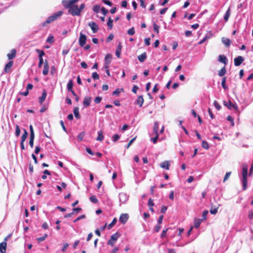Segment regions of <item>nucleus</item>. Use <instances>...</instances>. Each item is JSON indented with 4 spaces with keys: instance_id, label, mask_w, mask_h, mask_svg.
I'll return each instance as SVG.
<instances>
[{
    "instance_id": "nucleus-1",
    "label": "nucleus",
    "mask_w": 253,
    "mask_h": 253,
    "mask_svg": "<svg viewBox=\"0 0 253 253\" xmlns=\"http://www.w3.org/2000/svg\"><path fill=\"white\" fill-rule=\"evenodd\" d=\"M79 0H70L66 3V6L69 9V13L73 16H79L80 15V11L78 6L75 4Z\"/></svg>"
},
{
    "instance_id": "nucleus-2",
    "label": "nucleus",
    "mask_w": 253,
    "mask_h": 253,
    "mask_svg": "<svg viewBox=\"0 0 253 253\" xmlns=\"http://www.w3.org/2000/svg\"><path fill=\"white\" fill-rule=\"evenodd\" d=\"M248 167L247 165H244L242 168V177L243 179L242 180V183L243 184V190H246L247 188V183H248Z\"/></svg>"
},
{
    "instance_id": "nucleus-3",
    "label": "nucleus",
    "mask_w": 253,
    "mask_h": 253,
    "mask_svg": "<svg viewBox=\"0 0 253 253\" xmlns=\"http://www.w3.org/2000/svg\"><path fill=\"white\" fill-rule=\"evenodd\" d=\"M63 14V12L62 11H59L58 12H56L54 13L53 15L51 16L48 17L46 21L41 24V26L42 27H44L46 26L47 24H48L54 21V20H56L58 17L61 16Z\"/></svg>"
},
{
    "instance_id": "nucleus-4",
    "label": "nucleus",
    "mask_w": 253,
    "mask_h": 253,
    "mask_svg": "<svg viewBox=\"0 0 253 253\" xmlns=\"http://www.w3.org/2000/svg\"><path fill=\"white\" fill-rule=\"evenodd\" d=\"M120 236V234L118 232L111 235L110 239L107 242L108 245L112 247L114 246L115 242Z\"/></svg>"
},
{
    "instance_id": "nucleus-5",
    "label": "nucleus",
    "mask_w": 253,
    "mask_h": 253,
    "mask_svg": "<svg viewBox=\"0 0 253 253\" xmlns=\"http://www.w3.org/2000/svg\"><path fill=\"white\" fill-rule=\"evenodd\" d=\"M223 104L230 110H234L236 112H238V107L237 105L235 103H233L230 100L228 101H224Z\"/></svg>"
},
{
    "instance_id": "nucleus-6",
    "label": "nucleus",
    "mask_w": 253,
    "mask_h": 253,
    "mask_svg": "<svg viewBox=\"0 0 253 253\" xmlns=\"http://www.w3.org/2000/svg\"><path fill=\"white\" fill-rule=\"evenodd\" d=\"M86 41V37L85 35L83 34L82 32L80 34V37L79 40V43L81 47H84Z\"/></svg>"
},
{
    "instance_id": "nucleus-7",
    "label": "nucleus",
    "mask_w": 253,
    "mask_h": 253,
    "mask_svg": "<svg viewBox=\"0 0 253 253\" xmlns=\"http://www.w3.org/2000/svg\"><path fill=\"white\" fill-rule=\"evenodd\" d=\"M128 218L129 216L127 213H122L120 216L119 221L122 224H125L128 220Z\"/></svg>"
},
{
    "instance_id": "nucleus-8",
    "label": "nucleus",
    "mask_w": 253,
    "mask_h": 253,
    "mask_svg": "<svg viewBox=\"0 0 253 253\" xmlns=\"http://www.w3.org/2000/svg\"><path fill=\"white\" fill-rule=\"evenodd\" d=\"M244 61V58L242 56H238L234 59V65L236 66H240Z\"/></svg>"
},
{
    "instance_id": "nucleus-9",
    "label": "nucleus",
    "mask_w": 253,
    "mask_h": 253,
    "mask_svg": "<svg viewBox=\"0 0 253 253\" xmlns=\"http://www.w3.org/2000/svg\"><path fill=\"white\" fill-rule=\"evenodd\" d=\"M91 99L92 98L89 96L84 97L83 101V105L85 108H87L90 105Z\"/></svg>"
},
{
    "instance_id": "nucleus-10",
    "label": "nucleus",
    "mask_w": 253,
    "mask_h": 253,
    "mask_svg": "<svg viewBox=\"0 0 253 253\" xmlns=\"http://www.w3.org/2000/svg\"><path fill=\"white\" fill-rule=\"evenodd\" d=\"M112 56L111 55L108 54L105 56V68L107 69L109 67V65L111 61Z\"/></svg>"
},
{
    "instance_id": "nucleus-11",
    "label": "nucleus",
    "mask_w": 253,
    "mask_h": 253,
    "mask_svg": "<svg viewBox=\"0 0 253 253\" xmlns=\"http://www.w3.org/2000/svg\"><path fill=\"white\" fill-rule=\"evenodd\" d=\"M88 26L90 27L93 33H96L99 29L98 26L94 22L89 23Z\"/></svg>"
},
{
    "instance_id": "nucleus-12",
    "label": "nucleus",
    "mask_w": 253,
    "mask_h": 253,
    "mask_svg": "<svg viewBox=\"0 0 253 253\" xmlns=\"http://www.w3.org/2000/svg\"><path fill=\"white\" fill-rule=\"evenodd\" d=\"M49 71V65L48 62L47 60H45L44 62L43 69L42 71V74L43 75H47Z\"/></svg>"
},
{
    "instance_id": "nucleus-13",
    "label": "nucleus",
    "mask_w": 253,
    "mask_h": 253,
    "mask_svg": "<svg viewBox=\"0 0 253 253\" xmlns=\"http://www.w3.org/2000/svg\"><path fill=\"white\" fill-rule=\"evenodd\" d=\"M13 64V61L11 60L8 63H7L4 67V72L6 73H8L10 72V69Z\"/></svg>"
},
{
    "instance_id": "nucleus-14",
    "label": "nucleus",
    "mask_w": 253,
    "mask_h": 253,
    "mask_svg": "<svg viewBox=\"0 0 253 253\" xmlns=\"http://www.w3.org/2000/svg\"><path fill=\"white\" fill-rule=\"evenodd\" d=\"M16 54V50L14 48L12 49L10 52L7 54L8 59L9 60L14 58Z\"/></svg>"
},
{
    "instance_id": "nucleus-15",
    "label": "nucleus",
    "mask_w": 253,
    "mask_h": 253,
    "mask_svg": "<svg viewBox=\"0 0 253 253\" xmlns=\"http://www.w3.org/2000/svg\"><path fill=\"white\" fill-rule=\"evenodd\" d=\"M46 91L45 89L42 91V95L39 98V102L40 104H42V103L44 101L45 98L46 97Z\"/></svg>"
},
{
    "instance_id": "nucleus-16",
    "label": "nucleus",
    "mask_w": 253,
    "mask_h": 253,
    "mask_svg": "<svg viewBox=\"0 0 253 253\" xmlns=\"http://www.w3.org/2000/svg\"><path fill=\"white\" fill-rule=\"evenodd\" d=\"M159 129V123L158 122H155L154 124V126L153 127V133L155 135H159L158 133Z\"/></svg>"
},
{
    "instance_id": "nucleus-17",
    "label": "nucleus",
    "mask_w": 253,
    "mask_h": 253,
    "mask_svg": "<svg viewBox=\"0 0 253 253\" xmlns=\"http://www.w3.org/2000/svg\"><path fill=\"white\" fill-rule=\"evenodd\" d=\"M6 242L3 241L0 244V252L1 253H5Z\"/></svg>"
},
{
    "instance_id": "nucleus-18",
    "label": "nucleus",
    "mask_w": 253,
    "mask_h": 253,
    "mask_svg": "<svg viewBox=\"0 0 253 253\" xmlns=\"http://www.w3.org/2000/svg\"><path fill=\"white\" fill-rule=\"evenodd\" d=\"M170 164L169 161H165L161 163V167L167 170H169V169Z\"/></svg>"
},
{
    "instance_id": "nucleus-19",
    "label": "nucleus",
    "mask_w": 253,
    "mask_h": 253,
    "mask_svg": "<svg viewBox=\"0 0 253 253\" xmlns=\"http://www.w3.org/2000/svg\"><path fill=\"white\" fill-rule=\"evenodd\" d=\"M222 42L226 46H230L231 43V41L229 39L224 37L222 38Z\"/></svg>"
},
{
    "instance_id": "nucleus-20",
    "label": "nucleus",
    "mask_w": 253,
    "mask_h": 253,
    "mask_svg": "<svg viewBox=\"0 0 253 253\" xmlns=\"http://www.w3.org/2000/svg\"><path fill=\"white\" fill-rule=\"evenodd\" d=\"M147 58L146 52H144L138 56V59L140 62H143Z\"/></svg>"
},
{
    "instance_id": "nucleus-21",
    "label": "nucleus",
    "mask_w": 253,
    "mask_h": 253,
    "mask_svg": "<svg viewBox=\"0 0 253 253\" xmlns=\"http://www.w3.org/2000/svg\"><path fill=\"white\" fill-rule=\"evenodd\" d=\"M218 61L224 64H227V58L224 55H219L218 56Z\"/></svg>"
},
{
    "instance_id": "nucleus-22",
    "label": "nucleus",
    "mask_w": 253,
    "mask_h": 253,
    "mask_svg": "<svg viewBox=\"0 0 253 253\" xmlns=\"http://www.w3.org/2000/svg\"><path fill=\"white\" fill-rule=\"evenodd\" d=\"M144 102V99L142 95L139 96L137 99V104L140 107H142Z\"/></svg>"
},
{
    "instance_id": "nucleus-23",
    "label": "nucleus",
    "mask_w": 253,
    "mask_h": 253,
    "mask_svg": "<svg viewBox=\"0 0 253 253\" xmlns=\"http://www.w3.org/2000/svg\"><path fill=\"white\" fill-rule=\"evenodd\" d=\"M219 206H213L211 205V209L210 210V212L212 214H215L217 212V210L218 209Z\"/></svg>"
},
{
    "instance_id": "nucleus-24",
    "label": "nucleus",
    "mask_w": 253,
    "mask_h": 253,
    "mask_svg": "<svg viewBox=\"0 0 253 253\" xmlns=\"http://www.w3.org/2000/svg\"><path fill=\"white\" fill-rule=\"evenodd\" d=\"M74 114L75 115V117L76 118L79 119L80 118V115L79 114V109L78 107H76L74 108Z\"/></svg>"
},
{
    "instance_id": "nucleus-25",
    "label": "nucleus",
    "mask_w": 253,
    "mask_h": 253,
    "mask_svg": "<svg viewBox=\"0 0 253 253\" xmlns=\"http://www.w3.org/2000/svg\"><path fill=\"white\" fill-rule=\"evenodd\" d=\"M230 14H231L230 8V7H229L228 8V9L227 10V11L224 15V19L225 21L227 22L230 16Z\"/></svg>"
},
{
    "instance_id": "nucleus-26",
    "label": "nucleus",
    "mask_w": 253,
    "mask_h": 253,
    "mask_svg": "<svg viewBox=\"0 0 253 253\" xmlns=\"http://www.w3.org/2000/svg\"><path fill=\"white\" fill-rule=\"evenodd\" d=\"M121 49H122V45L120 43L118 47L117 48L116 51V55L117 56L118 58L120 57V54L121 52Z\"/></svg>"
},
{
    "instance_id": "nucleus-27",
    "label": "nucleus",
    "mask_w": 253,
    "mask_h": 253,
    "mask_svg": "<svg viewBox=\"0 0 253 253\" xmlns=\"http://www.w3.org/2000/svg\"><path fill=\"white\" fill-rule=\"evenodd\" d=\"M203 221V219H195L194 221V226L195 228H198L201 222Z\"/></svg>"
},
{
    "instance_id": "nucleus-28",
    "label": "nucleus",
    "mask_w": 253,
    "mask_h": 253,
    "mask_svg": "<svg viewBox=\"0 0 253 253\" xmlns=\"http://www.w3.org/2000/svg\"><path fill=\"white\" fill-rule=\"evenodd\" d=\"M28 132L27 131V130L25 129H24V133L22 134V135L21 136V141L24 142L25 141L26 139L27 138V137H28Z\"/></svg>"
},
{
    "instance_id": "nucleus-29",
    "label": "nucleus",
    "mask_w": 253,
    "mask_h": 253,
    "mask_svg": "<svg viewBox=\"0 0 253 253\" xmlns=\"http://www.w3.org/2000/svg\"><path fill=\"white\" fill-rule=\"evenodd\" d=\"M226 72L225 67L224 66L218 72V75L220 77L223 76L225 74Z\"/></svg>"
},
{
    "instance_id": "nucleus-30",
    "label": "nucleus",
    "mask_w": 253,
    "mask_h": 253,
    "mask_svg": "<svg viewBox=\"0 0 253 253\" xmlns=\"http://www.w3.org/2000/svg\"><path fill=\"white\" fill-rule=\"evenodd\" d=\"M113 19L111 18V17H109L108 18V22H107V26H108L109 29H112V28H113Z\"/></svg>"
},
{
    "instance_id": "nucleus-31",
    "label": "nucleus",
    "mask_w": 253,
    "mask_h": 253,
    "mask_svg": "<svg viewBox=\"0 0 253 253\" xmlns=\"http://www.w3.org/2000/svg\"><path fill=\"white\" fill-rule=\"evenodd\" d=\"M103 138H104V136L103 135V132L100 130L98 133V136L96 138V140L101 141L103 139Z\"/></svg>"
},
{
    "instance_id": "nucleus-32",
    "label": "nucleus",
    "mask_w": 253,
    "mask_h": 253,
    "mask_svg": "<svg viewBox=\"0 0 253 253\" xmlns=\"http://www.w3.org/2000/svg\"><path fill=\"white\" fill-rule=\"evenodd\" d=\"M226 77H224L222 79L221 81V85L222 87L224 89H226L228 88L227 86L226 85Z\"/></svg>"
},
{
    "instance_id": "nucleus-33",
    "label": "nucleus",
    "mask_w": 253,
    "mask_h": 253,
    "mask_svg": "<svg viewBox=\"0 0 253 253\" xmlns=\"http://www.w3.org/2000/svg\"><path fill=\"white\" fill-rule=\"evenodd\" d=\"M36 51L39 54V58H42V56L45 54L44 51L37 49Z\"/></svg>"
},
{
    "instance_id": "nucleus-34",
    "label": "nucleus",
    "mask_w": 253,
    "mask_h": 253,
    "mask_svg": "<svg viewBox=\"0 0 253 253\" xmlns=\"http://www.w3.org/2000/svg\"><path fill=\"white\" fill-rule=\"evenodd\" d=\"M202 147L206 150H208L209 149V143L206 141L203 140L202 141Z\"/></svg>"
},
{
    "instance_id": "nucleus-35",
    "label": "nucleus",
    "mask_w": 253,
    "mask_h": 253,
    "mask_svg": "<svg viewBox=\"0 0 253 253\" xmlns=\"http://www.w3.org/2000/svg\"><path fill=\"white\" fill-rule=\"evenodd\" d=\"M73 82L72 80H69L67 84V89L68 91L73 89Z\"/></svg>"
},
{
    "instance_id": "nucleus-36",
    "label": "nucleus",
    "mask_w": 253,
    "mask_h": 253,
    "mask_svg": "<svg viewBox=\"0 0 253 253\" xmlns=\"http://www.w3.org/2000/svg\"><path fill=\"white\" fill-rule=\"evenodd\" d=\"M117 221V219L116 218H114L113 220V221H112V222L111 223H110L108 226H107V228L108 229H110L116 223Z\"/></svg>"
},
{
    "instance_id": "nucleus-37",
    "label": "nucleus",
    "mask_w": 253,
    "mask_h": 253,
    "mask_svg": "<svg viewBox=\"0 0 253 253\" xmlns=\"http://www.w3.org/2000/svg\"><path fill=\"white\" fill-rule=\"evenodd\" d=\"M89 199L91 202L94 204H96L98 202V200L96 198L95 196L93 195L89 197Z\"/></svg>"
},
{
    "instance_id": "nucleus-38",
    "label": "nucleus",
    "mask_w": 253,
    "mask_h": 253,
    "mask_svg": "<svg viewBox=\"0 0 253 253\" xmlns=\"http://www.w3.org/2000/svg\"><path fill=\"white\" fill-rule=\"evenodd\" d=\"M159 26H158L157 24H156V23H154L153 24V29H154V31L156 32L157 34H159Z\"/></svg>"
},
{
    "instance_id": "nucleus-39",
    "label": "nucleus",
    "mask_w": 253,
    "mask_h": 253,
    "mask_svg": "<svg viewBox=\"0 0 253 253\" xmlns=\"http://www.w3.org/2000/svg\"><path fill=\"white\" fill-rule=\"evenodd\" d=\"M47 234H44L43 236L37 238V241L39 243L43 241L47 237Z\"/></svg>"
},
{
    "instance_id": "nucleus-40",
    "label": "nucleus",
    "mask_w": 253,
    "mask_h": 253,
    "mask_svg": "<svg viewBox=\"0 0 253 253\" xmlns=\"http://www.w3.org/2000/svg\"><path fill=\"white\" fill-rule=\"evenodd\" d=\"M92 77L94 80H98L99 78V75L96 72H93L92 74Z\"/></svg>"
},
{
    "instance_id": "nucleus-41",
    "label": "nucleus",
    "mask_w": 253,
    "mask_h": 253,
    "mask_svg": "<svg viewBox=\"0 0 253 253\" xmlns=\"http://www.w3.org/2000/svg\"><path fill=\"white\" fill-rule=\"evenodd\" d=\"M135 33L134 27H132L127 31V34L129 35H133Z\"/></svg>"
},
{
    "instance_id": "nucleus-42",
    "label": "nucleus",
    "mask_w": 253,
    "mask_h": 253,
    "mask_svg": "<svg viewBox=\"0 0 253 253\" xmlns=\"http://www.w3.org/2000/svg\"><path fill=\"white\" fill-rule=\"evenodd\" d=\"M100 8V7L99 5H95L93 7V10L94 12L98 13L99 11Z\"/></svg>"
},
{
    "instance_id": "nucleus-43",
    "label": "nucleus",
    "mask_w": 253,
    "mask_h": 253,
    "mask_svg": "<svg viewBox=\"0 0 253 253\" xmlns=\"http://www.w3.org/2000/svg\"><path fill=\"white\" fill-rule=\"evenodd\" d=\"M20 133V129L18 125L16 126L15 135L16 136H18Z\"/></svg>"
},
{
    "instance_id": "nucleus-44",
    "label": "nucleus",
    "mask_w": 253,
    "mask_h": 253,
    "mask_svg": "<svg viewBox=\"0 0 253 253\" xmlns=\"http://www.w3.org/2000/svg\"><path fill=\"white\" fill-rule=\"evenodd\" d=\"M227 120L231 122L232 126H234V120L231 116H228L227 117Z\"/></svg>"
},
{
    "instance_id": "nucleus-45",
    "label": "nucleus",
    "mask_w": 253,
    "mask_h": 253,
    "mask_svg": "<svg viewBox=\"0 0 253 253\" xmlns=\"http://www.w3.org/2000/svg\"><path fill=\"white\" fill-rule=\"evenodd\" d=\"M85 218V215L83 214L78 216L75 220H74V222H76L78 221Z\"/></svg>"
},
{
    "instance_id": "nucleus-46",
    "label": "nucleus",
    "mask_w": 253,
    "mask_h": 253,
    "mask_svg": "<svg viewBox=\"0 0 253 253\" xmlns=\"http://www.w3.org/2000/svg\"><path fill=\"white\" fill-rule=\"evenodd\" d=\"M120 138V136L118 134H114L112 136V140L114 142L117 141Z\"/></svg>"
},
{
    "instance_id": "nucleus-47",
    "label": "nucleus",
    "mask_w": 253,
    "mask_h": 253,
    "mask_svg": "<svg viewBox=\"0 0 253 253\" xmlns=\"http://www.w3.org/2000/svg\"><path fill=\"white\" fill-rule=\"evenodd\" d=\"M213 104L217 110H219L220 109L221 106L216 100L214 101Z\"/></svg>"
},
{
    "instance_id": "nucleus-48",
    "label": "nucleus",
    "mask_w": 253,
    "mask_h": 253,
    "mask_svg": "<svg viewBox=\"0 0 253 253\" xmlns=\"http://www.w3.org/2000/svg\"><path fill=\"white\" fill-rule=\"evenodd\" d=\"M159 135H155V137L151 138V140L152 141L154 144H156L157 143L159 138Z\"/></svg>"
},
{
    "instance_id": "nucleus-49",
    "label": "nucleus",
    "mask_w": 253,
    "mask_h": 253,
    "mask_svg": "<svg viewBox=\"0 0 253 253\" xmlns=\"http://www.w3.org/2000/svg\"><path fill=\"white\" fill-rule=\"evenodd\" d=\"M101 100H102L101 97L97 96L95 98L94 101L95 103L98 104L101 102Z\"/></svg>"
},
{
    "instance_id": "nucleus-50",
    "label": "nucleus",
    "mask_w": 253,
    "mask_h": 253,
    "mask_svg": "<svg viewBox=\"0 0 253 253\" xmlns=\"http://www.w3.org/2000/svg\"><path fill=\"white\" fill-rule=\"evenodd\" d=\"M53 42L54 40L53 36H49L46 40V42L48 43H53Z\"/></svg>"
},
{
    "instance_id": "nucleus-51",
    "label": "nucleus",
    "mask_w": 253,
    "mask_h": 253,
    "mask_svg": "<svg viewBox=\"0 0 253 253\" xmlns=\"http://www.w3.org/2000/svg\"><path fill=\"white\" fill-rule=\"evenodd\" d=\"M208 213V211H207V210H205L203 212V213H202L203 219H202L205 220L206 219Z\"/></svg>"
},
{
    "instance_id": "nucleus-52",
    "label": "nucleus",
    "mask_w": 253,
    "mask_h": 253,
    "mask_svg": "<svg viewBox=\"0 0 253 253\" xmlns=\"http://www.w3.org/2000/svg\"><path fill=\"white\" fill-rule=\"evenodd\" d=\"M84 136V132H82L80 133L78 136V139L79 141H82Z\"/></svg>"
},
{
    "instance_id": "nucleus-53",
    "label": "nucleus",
    "mask_w": 253,
    "mask_h": 253,
    "mask_svg": "<svg viewBox=\"0 0 253 253\" xmlns=\"http://www.w3.org/2000/svg\"><path fill=\"white\" fill-rule=\"evenodd\" d=\"M169 228H166V229L164 230L162 232V234H161V237L162 238H163L164 237H165L166 236V234H167V232L168 231V230H169Z\"/></svg>"
},
{
    "instance_id": "nucleus-54",
    "label": "nucleus",
    "mask_w": 253,
    "mask_h": 253,
    "mask_svg": "<svg viewBox=\"0 0 253 253\" xmlns=\"http://www.w3.org/2000/svg\"><path fill=\"white\" fill-rule=\"evenodd\" d=\"M231 174V172H230V171L226 172V173L224 176V179H223V182H225L227 179H228V178L230 176Z\"/></svg>"
},
{
    "instance_id": "nucleus-55",
    "label": "nucleus",
    "mask_w": 253,
    "mask_h": 253,
    "mask_svg": "<svg viewBox=\"0 0 253 253\" xmlns=\"http://www.w3.org/2000/svg\"><path fill=\"white\" fill-rule=\"evenodd\" d=\"M148 205L149 207H153L154 206L153 200L152 199L150 198L149 199Z\"/></svg>"
},
{
    "instance_id": "nucleus-56",
    "label": "nucleus",
    "mask_w": 253,
    "mask_h": 253,
    "mask_svg": "<svg viewBox=\"0 0 253 253\" xmlns=\"http://www.w3.org/2000/svg\"><path fill=\"white\" fill-rule=\"evenodd\" d=\"M68 246H69V244L68 243H66L64 244L63 247L62 248L61 251L63 252H65L66 251L67 248L68 247Z\"/></svg>"
},
{
    "instance_id": "nucleus-57",
    "label": "nucleus",
    "mask_w": 253,
    "mask_h": 253,
    "mask_svg": "<svg viewBox=\"0 0 253 253\" xmlns=\"http://www.w3.org/2000/svg\"><path fill=\"white\" fill-rule=\"evenodd\" d=\"M101 10L104 16L106 15L107 13L108 12V10L104 7H102L101 8Z\"/></svg>"
},
{
    "instance_id": "nucleus-58",
    "label": "nucleus",
    "mask_w": 253,
    "mask_h": 253,
    "mask_svg": "<svg viewBox=\"0 0 253 253\" xmlns=\"http://www.w3.org/2000/svg\"><path fill=\"white\" fill-rule=\"evenodd\" d=\"M167 207L165 206H163L161 208V212L162 213H165V212H166L167 210Z\"/></svg>"
},
{
    "instance_id": "nucleus-59",
    "label": "nucleus",
    "mask_w": 253,
    "mask_h": 253,
    "mask_svg": "<svg viewBox=\"0 0 253 253\" xmlns=\"http://www.w3.org/2000/svg\"><path fill=\"white\" fill-rule=\"evenodd\" d=\"M120 93V90H119V88H117L113 91L112 94L113 95L118 96L119 95Z\"/></svg>"
},
{
    "instance_id": "nucleus-60",
    "label": "nucleus",
    "mask_w": 253,
    "mask_h": 253,
    "mask_svg": "<svg viewBox=\"0 0 253 253\" xmlns=\"http://www.w3.org/2000/svg\"><path fill=\"white\" fill-rule=\"evenodd\" d=\"M82 210V209L81 208H73V211L74 213H78L80 211Z\"/></svg>"
},
{
    "instance_id": "nucleus-61",
    "label": "nucleus",
    "mask_w": 253,
    "mask_h": 253,
    "mask_svg": "<svg viewBox=\"0 0 253 253\" xmlns=\"http://www.w3.org/2000/svg\"><path fill=\"white\" fill-rule=\"evenodd\" d=\"M102 2L107 4V5H108L109 6H112V2H111L109 0H102Z\"/></svg>"
},
{
    "instance_id": "nucleus-62",
    "label": "nucleus",
    "mask_w": 253,
    "mask_h": 253,
    "mask_svg": "<svg viewBox=\"0 0 253 253\" xmlns=\"http://www.w3.org/2000/svg\"><path fill=\"white\" fill-rule=\"evenodd\" d=\"M144 42H145V44L146 45H149L150 44V38H148L145 39Z\"/></svg>"
},
{
    "instance_id": "nucleus-63",
    "label": "nucleus",
    "mask_w": 253,
    "mask_h": 253,
    "mask_svg": "<svg viewBox=\"0 0 253 253\" xmlns=\"http://www.w3.org/2000/svg\"><path fill=\"white\" fill-rule=\"evenodd\" d=\"M43 63V58H39V63L38 64V67L41 68Z\"/></svg>"
},
{
    "instance_id": "nucleus-64",
    "label": "nucleus",
    "mask_w": 253,
    "mask_h": 253,
    "mask_svg": "<svg viewBox=\"0 0 253 253\" xmlns=\"http://www.w3.org/2000/svg\"><path fill=\"white\" fill-rule=\"evenodd\" d=\"M248 217L251 219L253 218V210H251L249 211Z\"/></svg>"
}]
</instances>
